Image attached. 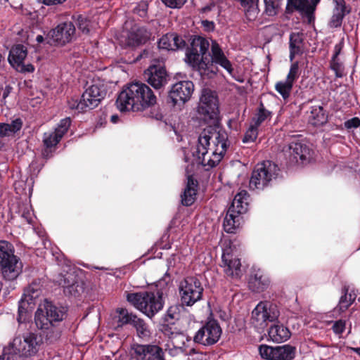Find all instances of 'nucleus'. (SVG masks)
I'll return each instance as SVG.
<instances>
[{"instance_id": "nucleus-7", "label": "nucleus", "mask_w": 360, "mask_h": 360, "mask_svg": "<svg viewBox=\"0 0 360 360\" xmlns=\"http://www.w3.org/2000/svg\"><path fill=\"white\" fill-rule=\"evenodd\" d=\"M0 266L2 276L8 281L15 279L22 268L19 258L14 255L12 245L4 240L0 241Z\"/></svg>"}, {"instance_id": "nucleus-2", "label": "nucleus", "mask_w": 360, "mask_h": 360, "mask_svg": "<svg viewBox=\"0 0 360 360\" xmlns=\"http://www.w3.org/2000/svg\"><path fill=\"white\" fill-rule=\"evenodd\" d=\"M228 135L224 131L212 127L205 129L198 137L193 155L198 162L209 169L217 165L223 158L228 147Z\"/></svg>"}, {"instance_id": "nucleus-20", "label": "nucleus", "mask_w": 360, "mask_h": 360, "mask_svg": "<svg viewBox=\"0 0 360 360\" xmlns=\"http://www.w3.org/2000/svg\"><path fill=\"white\" fill-rule=\"evenodd\" d=\"M151 33L145 27L134 25L128 33L127 45L136 46L145 44L150 37Z\"/></svg>"}, {"instance_id": "nucleus-39", "label": "nucleus", "mask_w": 360, "mask_h": 360, "mask_svg": "<svg viewBox=\"0 0 360 360\" xmlns=\"http://www.w3.org/2000/svg\"><path fill=\"white\" fill-rule=\"evenodd\" d=\"M174 39V33L166 34L159 39L158 48L168 51H174V44H173V41Z\"/></svg>"}, {"instance_id": "nucleus-55", "label": "nucleus", "mask_w": 360, "mask_h": 360, "mask_svg": "<svg viewBox=\"0 0 360 360\" xmlns=\"http://www.w3.org/2000/svg\"><path fill=\"white\" fill-rule=\"evenodd\" d=\"M345 321L338 320L333 325V330L335 334L340 335L345 329Z\"/></svg>"}, {"instance_id": "nucleus-1", "label": "nucleus", "mask_w": 360, "mask_h": 360, "mask_svg": "<svg viewBox=\"0 0 360 360\" xmlns=\"http://www.w3.org/2000/svg\"><path fill=\"white\" fill-rule=\"evenodd\" d=\"M210 46L208 39L200 36H195L191 41V46L186 50V63L193 70L198 71L201 75L208 77H212L217 74L218 71L217 65L232 75L233 72L232 64L219 44L212 41L210 59L207 56Z\"/></svg>"}, {"instance_id": "nucleus-57", "label": "nucleus", "mask_w": 360, "mask_h": 360, "mask_svg": "<svg viewBox=\"0 0 360 360\" xmlns=\"http://www.w3.org/2000/svg\"><path fill=\"white\" fill-rule=\"evenodd\" d=\"M174 38L175 39L173 41V44H174V51L177 49H182L186 46V41L182 39V37L174 34Z\"/></svg>"}, {"instance_id": "nucleus-46", "label": "nucleus", "mask_w": 360, "mask_h": 360, "mask_svg": "<svg viewBox=\"0 0 360 360\" xmlns=\"http://www.w3.org/2000/svg\"><path fill=\"white\" fill-rule=\"evenodd\" d=\"M330 68L335 72L337 77H342L344 75V65L340 58H332L330 60Z\"/></svg>"}, {"instance_id": "nucleus-52", "label": "nucleus", "mask_w": 360, "mask_h": 360, "mask_svg": "<svg viewBox=\"0 0 360 360\" xmlns=\"http://www.w3.org/2000/svg\"><path fill=\"white\" fill-rule=\"evenodd\" d=\"M18 72L22 73L33 72L34 67L31 63L25 64L24 62L20 64H17L14 68Z\"/></svg>"}, {"instance_id": "nucleus-23", "label": "nucleus", "mask_w": 360, "mask_h": 360, "mask_svg": "<svg viewBox=\"0 0 360 360\" xmlns=\"http://www.w3.org/2000/svg\"><path fill=\"white\" fill-rule=\"evenodd\" d=\"M335 6L333 10L332 16L328 22V26L331 28H337L341 26L342 20L350 10L346 9L345 0H335Z\"/></svg>"}, {"instance_id": "nucleus-59", "label": "nucleus", "mask_w": 360, "mask_h": 360, "mask_svg": "<svg viewBox=\"0 0 360 360\" xmlns=\"http://www.w3.org/2000/svg\"><path fill=\"white\" fill-rule=\"evenodd\" d=\"M202 27L206 31H213L215 25L213 21H209L207 20H202L201 22Z\"/></svg>"}, {"instance_id": "nucleus-15", "label": "nucleus", "mask_w": 360, "mask_h": 360, "mask_svg": "<svg viewBox=\"0 0 360 360\" xmlns=\"http://www.w3.org/2000/svg\"><path fill=\"white\" fill-rule=\"evenodd\" d=\"M194 85L191 81H181L174 84L169 91V97L174 105L188 101L193 92Z\"/></svg>"}, {"instance_id": "nucleus-50", "label": "nucleus", "mask_w": 360, "mask_h": 360, "mask_svg": "<svg viewBox=\"0 0 360 360\" xmlns=\"http://www.w3.org/2000/svg\"><path fill=\"white\" fill-rule=\"evenodd\" d=\"M68 105L70 109H75L79 112L86 110V108L82 98L79 101L77 99L72 98L68 101Z\"/></svg>"}, {"instance_id": "nucleus-19", "label": "nucleus", "mask_w": 360, "mask_h": 360, "mask_svg": "<svg viewBox=\"0 0 360 360\" xmlns=\"http://www.w3.org/2000/svg\"><path fill=\"white\" fill-rule=\"evenodd\" d=\"M71 124L69 117L60 120L55 131L46 132L43 136V142L46 148L55 146L62 139L63 135L68 131Z\"/></svg>"}, {"instance_id": "nucleus-5", "label": "nucleus", "mask_w": 360, "mask_h": 360, "mask_svg": "<svg viewBox=\"0 0 360 360\" xmlns=\"http://www.w3.org/2000/svg\"><path fill=\"white\" fill-rule=\"evenodd\" d=\"M170 281L169 276L165 274L156 283V286L160 288V290H158L157 292L142 291L127 293V300L137 309L148 317L152 318L163 307L162 290Z\"/></svg>"}, {"instance_id": "nucleus-29", "label": "nucleus", "mask_w": 360, "mask_h": 360, "mask_svg": "<svg viewBox=\"0 0 360 360\" xmlns=\"http://www.w3.org/2000/svg\"><path fill=\"white\" fill-rule=\"evenodd\" d=\"M328 115L321 105L311 107L309 122L314 126H321L327 122Z\"/></svg>"}, {"instance_id": "nucleus-18", "label": "nucleus", "mask_w": 360, "mask_h": 360, "mask_svg": "<svg viewBox=\"0 0 360 360\" xmlns=\"http://www.w3.org/2000/svg\"><path fill=\"white\" fill-rule=\"evenodd\" d=\"M75 33V27L71 22L58 25L49 32L51 39L59 45L70 42Z\"/></svg>"}, {"instance_id": "nucleus-60", "label": "nucleus", "mask_w": 360, "mask_h": 360, "mask_svg": "<svg viewBox=\"0 0 360 360\" xmlns=\"http://www.w3.org/2000/svg\"><path fill=\"white\" fill-rule=\"evenodd\" d=\"M25 304V302L23 300H21L19 302V307H18V320L20 322V319L25 314H26V308L24 307Z\"/></svg>"}, {"instance_id": "nucleus-44", "label": "nucleus", "mask_w": 360, "mask_h": 360, "mask_svg": "<svg viewBox=\"0 0 360 360\" xmlns=\"http://www.w3.org/2000/svg\"><path fill=\"white\" fill-rule=\"evenodd\" d=\"M270 115L271 112L266 110L264 104L261 103L256 117L253 119L254 124L258 127Z\"/></svg>"}, {"instance_id": "nucleus-53", "label": "nucleus", "mask_w": 360, "mask_h": 360, "mask_svg": "<svg viewBox=\"0 0 360 360\" xmlns=\"http://www.w3.org/2000/svg\"><path fill=\"white\" fill-rule=\"evenodd\" d=\"M162 2L167 6L172 8H179L182 7L186 0H162Z\"/></svg>"}, {"instance_id": "nucleus-24", "label": "nucleus", "mask_w": 360, "mask_h": 360, "mask_svg": "<svg viewBox=\"0 0 360 360\" xmlns=\"http://www.w3.org/2000/svg\"><path fill=\"white\" fill-rule=\"evenodd\" d=\"M269 278L259 271L252 275L250 278L249 288L253 292H262L269 286Z\"/></svg>"}, {"instance_id": "nucleus-22", "label": "nucleus", "mask_w": 360, "mask_h": 360, "mask_svg": "<svg viewBox=\"0 0 360 360\" xmlns=\"http://www.w3.org/2000/svg\"><path fill=\"white\" fill-rule=\"evenodd\" d=\"M248 205L249 195L246 191L243 190L235 195L228 210L240 216L247 212Z\"/></svg>"}, {"instance_id": "nucleus-48", "label": "nucleus", "mask_w": 360, "mask_h": 360, "mask_svg": "<svg viewBox=\"0 0 360 360\" xmlns=\"http://www.w3.org/2000/svg\"><path fill=\"white\" fill-rule=\"evenodd\" d=\"M257 127L255 124L251 125L245 132L243 141L244 143L253 142L257 137Z\"/></svg>"}, {"instance_id": "nucleus-45", "label": "nucleus", "mask_w": 360, "mask_h": 360, "mask_svg": "<svg viewBox=\"0 0 360 360\" xmlns=\"http://www.w3.org/2000/svg\"><path fill=\"white\" fill-rule=\"evenodd\" d=\"M75 277L73 274L67 273L63 276V279L60 281V285H61L63 288L69 289L70 292H72V290L75 289V288L77 287L76 285Z\"/></svg>"}, {"instance_id": "nucleus-36", "label": "nucleus", "mask_w": 360, "mask_h": 360, "mask_svg": "<svg viewBox=\"0 0 360 360\" xmlns=\"http://www.w3.org/2000/svg\"><path fill=\"white\" fill-rule=\"evenodd\" d=\"M131 325L136 328L139 337L146 338L150 335V330L148 325L143 319L137 317L136 315L133 318Z\"/></svg>"}, {"instance_id": "nucleus-62", "label": "nucleus", "mask_w": 360, "mask_h": 360, "mask_svg": "<svg viewBox=\"0 0 360 360\" xmlns=\"http://www.w3.org/2000/svg\"><path fill=\"white\" fill-rule=\"evenodd\" d=\"M41 2L47 6L61 4L66 0H41Z\"/></svg>"}, {"instance_id": "nucleus-3", "label": "nucleus", "mask_w": 360, "mask_h": 360, "mask_svg": "<svg viewBox=\"0 0 360 360\" xmlns=\"http://www.w3.org/2000/svg\"><path fill=\"white\" fill-rule=\"evenodd\" d=\"M157 97L145 83L136 82L128 84L120 93L117 108L121 111H142L156 104Z\"/></svg>"}, {"instance_id": "nucleus-17", "label": "nucleus", "mask_w": 360, "mask_h": 360, "mask_svg": "<svg viewBox=\"0 0 360 360\" xmlns=\"http://www.w3.org/2000/svg\"><path fill=\"white\" fill-rule=\"evenodd\" d=\"M136 357L141 360H165L162 349L156 345H134Z\"/></svg>"}, {"instance_id": "nucleus-11", "label": "nucleus", "mask_w": 360, "mask_h": 360, "mask_svg": "<svg viewBox=\"0 0 360 360\" xmlns=\"http://www.w3.org/2000/svg\"><path fill=\"white\" fill-rule=\"evenodd\" d=\"M283 153L285 158L292 164L300 162L304 164L311 158V150L309 146L298 141H293L285 146Z\"/></svg>"}, {"instance_id": "nucleus-6", "label": "nucleus", "mask_w": 360, "mask_h": 360, "mask_svg": "<svg viewBox=\"0 0 360 360\" xmlns=\"http://www.w3.org/2000/svg\"><path fill=\"white\" fill-rule=\"evenodd\" d=\"M42 343L40 336L34 333L25 334L22 338L16 337L4 348L0 360H24L34 356Z\"/></svg>"}, {"instance_id": "nucleus-8", "label": "nucleus", "mask_w": 360, "mask_h": 360, "mask_svg": "<svg viewBox=\"0 0 360 360\" xmlns=\"http://www.w3.org/2000/svg\"><path fill=\"white\" fill-rule=\"evenodd\" d=\"M278 171L277 165L271 161H264L257 164L250 179V188L263 190L276 178Z\"/></svg>"}, {"instance_id": "nucleus-38", "label": "nucleus", "mask_w": 360, "mask_h": 360, "mask_svg": "<svg viewBox=\"0 0 360 360\" xmlns=\"http://www.w3.org/2000/svg\"><path fill=\"white\" fill-rule=\"evenodd\" d=\"M292 86V83L285 79V81L278 82L275 85V89L284 99H286L290 95Z\"/></svg>"}, {"instance_id": "nucleus-43", "label": "nucleus", "mask_w": 360, "mask_h": 360, "mask_svg": "<svg viewBox=\"0 0 360 360\" xmlns=\"http://www.w3.org/2000/svg\"><path fill=\"white\" fill-rule=\"evenodd\" d=\"M86 91L97 97L98 101H101L105 96L106 91L103 85L100 84H94L89 86Z\"/></svg>"}, {"instance_id": "nucleus-40", "label": "nucleus", "mask_w": 360, "mask_h": 360, "mask_svg": "<svg viewBox=\"0 0 360 360\" xmlns=\"http://www.w3.org/2000/svg\"><path fill=\"white\" fill-rule=\"evenodd\" d=\"M117 312L119 314L117 316L118 327H122L125 324L131 325L133 318L135 317L136 315L129 313L125 309H119Z\"/></svg>"}, {"instance_id": "nucleus-35", "label": "nucleus", "mask_w": 360, "mask_h": 360, "mask_svg": "<svg viewBox=\"0 0 360 360\" xmlns=\"http://www.w3.org/2000/svg\"><path fill=\"white\" fill-rule=\"evenodd\" d=\"M276 360H292L295 355V347L290 345L276 347Z\"/></svg>"}, {"instance_id": "nucleus-42", "label": "nucleus", "mask_w": 360, "mask_h": 360, "mask_svg": "<svg viewBox=\"0 0 360 360\" xmlns=\"http://www.w3.org/2000/svg\"><path fill=\"white\" fill-rule=\"evenodd\" d=\"M82 98L83 100V102L85 104V106L86 108V110L87 109H93L96 107L98 106V105L99 104V103L101 102L100 101H98L97 99V97L92 95L91 94H90L89 92L85 91L82 96Z\"/></svg>"}, {"instance_id": "nucleus-21", "label": "nucleus", "mask_w": 360, "mask_h": 360, "mask_svg": "<svg viewBox=\"0 0 360 360\" xmlns=\"http://www.w3.org/2000/svg\"><path fill=\"white\" fill-rule=\"evenodd\" d=\"M319 0H288L286 13H291L297 10L309 15L314 12Z\"/></svg>"}, {"instance_id": "nucleus-56", "label": "nucleus", "mask_w": 360, "mask_h": 360, "mask_svg": "<svg viewBox=\"0 0 360 360\" xmlns=\"http://www.w3.org/2000/svg\"><path fill=\"white\" fill-rule=\"evenodd\" d=\"M344 125L348 129L357 128L360 126V120L358 117H353L345 122Z\"/></svg>"}, {"instance_id": "nucleus-61", "label": "nucleus", "mask_w": 360, "mask_h": 360, "mask_svg": "<svg viewBox=\"0 0 360 360\" xmlns=\"http://www.w3.org/2000/svg\"><path fill=\"white\" fill-rule=\"evenodd\" d=\"M215 4L212 2L210 4L201 8L200 12L202 14H207L209 12L212 11L215 8Z\"/></svg>"}, {"instance_id": "nucleus-25", "label": "nucleus", "mask_w": 360, "mask_h": 360, "mask_svg": "<svg viewBox=\"0 0 360 360\" xmlns=\"http://www.w3.org/2000/svg\"><path fill=\"white\" fill-rule=\"evenodd\" d=\"M268 334L271 340L276 342H285L290 337V332L288 328L278 324L272 326L269 328Z\"/></svg>"}, {"instance_id": "nucleus-30", "label": "nucleus", "mask_w": 360, "mask_h": 360, "mask_svg": "<svg viewBox=\"0 0 360 360\" xmlns=\"http://www.w3.org/2000/svg\"><path fill=\"white\" fill-rule=\"evenodd\" d=\"M26 56L27 49L24 46L18 44L10 51L8 61L13 68H15L17 64L24 62Z\"/></svg>"}, {"instance_id": "nucleus-16", "label": "nucleus", "mask_w": 360, "mask_h": 360, "mask_svg": "<svg viewBox=\"0 0 360 360\" xmlns=\"http://www.w3.org/2000/svg\"><path fill=\"white\" fill-rule=\"evenodd\" d=\"M221 265L224 272L227 277L238 279L242 276L241 263L238 258L234 257L229 251L224 250L221 256Z\"/></svg>"}, {"instance_id": "nucleus-27", "label": "nucleus", "mask_w": 360, "mask_h": 360, "mask_svg": "<svg viewBox=\"0 0 360 360\" xmlns=\"http://www.w3.org/2000/svg\"><path fill=\"white\" fill-rule=\"evenodd\" d=\"M181 342V345L175 346L180 349L186 355H191L195 354V349L194 345L196 342L188 336L185 335L183 333H180L175 336L174 344H178V342Z\"/></svg>"}, {"instance_id": "nucleus-12", "label": "nucleus", "mask_w": 360, "mask_h": 360, "mask_svg": "<svg viewBox=\"0 0 360 360\" xmlns=\"http://www.w3.org/2000/svg\"><path fill=\"white\" fill-rule=\"evenodd\" d=\"M221 333L219 324L215 321H209L197 331L193 340L203 345H212L219 340Z\"/></svg>"}, {"instance_id": "nucleus-47", "label": "nucleus", "mask_w": 360, "mask_h": 360, "mask_svg": "<svg viewBox=\"0 0 360 360\" xmlns=\"http://www.w3.org/2000/svg\"><path fill=\"white\" fill-rule=\"evenodd\" d=\"M181 307V306L176 304L169 307L166 314V321L178 320L180 317V309Z\"/></svg>"}, {"instance_id": "nucleus-37", "label": "nucleus", "mask_w": 360, "mask_h": 360, "mask_svg": "<svg viewBox=\"0 0 360 360\" xmlns=\"http://www.w3.org/2000/svg\"><path fill=\"white\" fill-rule=\"evenodd\" d=\"M265 4V13L269 16L276 15L283 5V0H264Z\"/></svg>"}, {"instance_id": "nucleus-33", "label": "nucleus", "mask_w": 360, "mask_h": 360, "mask_svg": "<svg viewBox=\"0 0 360 360\" xmlns=\"http://www.w3.org/2000/svg\"><path fill=\"white\" fill-rule=\"evenodd\" d=\"M22 127V121L20 118L13 120L11 124L0 122V137L9 136L15 134L21 129Z\"/></svg>"}, {"instance_id": "nucleus-4", "label": "nucleus", "mask_w": 360, "mask_h": 360, "mask_svg": "<svg viewBox=\"0 0 360 360\" xmlns=\"http://www.w3.org/2000/svg\"><path fill=\"white\" fill-rule=\"evenodd\" d=\"M65 314L63 307L45 300L35 312L34 322L37 327L46 334V338L53 341L60 335L61 330L58 326L64 319Z\"/></svg>"}, {"instance_id": "nucleus-54", "label": "nucleus", "mask_w": 360, "mask_h": 360, "mask_svg": "<svg viewBox=\"0 0 360 360\" xmlns=\"http://www.w3.org/2000/svg\"><path fill=\"white\" fill-rule=\"evenodd\" d=\"M77 24L78 28L82 32L88 33L89 31V23L86 19L81 15L77 18Z\"/></svg>"}, {"instance_id": "nucleus-28", "label": "nucleus", "mask_w": 360, "mask_h": 360, "mask_svg": "<svg viewBox=\"0 0 360 360\" xmlns=\"http://www.w3.org/2000/svg\"><path fill=\"white\" fill-rule=\"evenodd\" d=\"M302 34L300 33H292L290 36V60L292 61L295 56L301 55L303 53Z\"/></svg>"}, {"instance_id": "nucleus-10", "label": "nucleus", "mask_w": 360, "mask_h": 360, "mask_svg": "<svg viewBox=\"0 0 360 360\" xmlns=\"http://www.w3.org/2000/svg\"><path fill=\"white\" fill-rule=\"evenodd\" d=\"M279 314L276 305L260 302L252 311V323L257 329H264L269 322L276 321Z\"/></svg>"}, {"instance_id": "nucleus-64", "label": "nucleus", "mask_w": 360, "mask_h": 360, "mask_svg": "<svg viewBox=\"0 0 360 360\" xmlns=\"http://www.w3.org/2000/svg\"><path fill=\"white\" fill-rule=\"evenodd\" d=\"M11 88L10 86H6V87L5 88L4 91V94H3V97H4V98H6L8 96V94H9V93H10V90H11Z\"/></svg>"}, {"instance_id": "nucleus-26", "label": "nucleus", "mask_w": 360, "mask_h": 360, "mask_svg": "<svg viewBox=\"0 0 360 360\" xmlns=\"http://www.w3.org/2000/svg\"><path fill=\"white\" fill-rule=\"evenodd\" d=\"M197 183L191 176L188 177L186 186L181 195V202L185 206L191 205L195 199Z\"/></svg>"}, {"instance_id": "nucleus-41", "label": "nucleus", "mask_w": 360, "mask_h": 360, "mask_svg": "<svg viewBox=\"0 0 360 360\" xmlns=\"http://www.w3.org/2000/svg\"><path fill=\"white\" fill-rule=\"evenodd\" d=\"M261 356L268 360H276V347L262 345L259 347Z\"/></svg>"}, {"instance_id": "nucleus-49", "label": "nucleus", "mask_w": 360, "mask_h": 360, "mask_svg": "<svg viewBox=\"0 0 360 360\" xmlns=\"http://www.w3.org/2000/svg\"><path fill=\"white\" fill-rule=\"evenodd\" d=\"M299 65L297 62H295L290 66L289 72L286 77V80L293 84L295 82V80L299 77Z\"/></svg>"}, {"instance_id": "nucleus-58", "label": "nucleus", "mask_w": 360, "mask_h": 360, "mask_svg": "<svg viewBox=\"0 0 360 360\" xmlns=\"http://www.w3.org/2000/svg\"><path fill=\"white\" fill-rule=\"evenodd\" d=\"M344 46L343 40H341L338 44H337L334 47V53L332 58H338L339 55L340 54L342 49Z\"/></svg>"}, {"instance_id": "nucleus-32", "label": "nucleus", "mask_w": 360, "mask_h": 360, "mask_svg": "<svg viewBox=\"0 0 360 360\" xmlns=\"http://www.w3.org/2000/svg\"><path fill=\"white\" fill-rule=\"evenodd\" d=\"M240 3L247 19L250 21L255 20L259 13L258 0H240Z\"/></svg>"}, {"instance_id": "nucleus-9", "label": "nucleus", "mask_w": 360, "mask_h": 360, "mask_svg": "<svg viewBox=\"0 0 360 360\" xmlns=\"http://www.w3.org/2000/svg\"><path fill=\"white\" fill-rule=\"evenodd\" d=\"M204 288L200 281L194 276H188L179 285V292L182 305L193 306L202 298Z\"/></svg>"}, {"instance_id": "nucleus-63", "label": "nucleus", "mask_w": 360, "mask_h": 360, "mask_svg": "<svg viewBox=\"0 0 360 360\" xmlns=\"http://www.w3.org/2000/svg\"><path fill=\"white\" fill-rule=\"evenodd\" d=\"M191 360H207L206 356L202 353H195Z\"/></svg>"}, {"instance_id": "nucleus-13", "label": "nucleus", "mask_w": 360, "mask_h": 360, "mask_svg": "<svg viewBox=\"0 0 360 360\" xmlns=\"http://www.w3.org/2000/svg\"><path fill=\"white\" fill-rule=\"evenodd\" d=\"M198 111L210 119L217 117L219 113L218 99L214 92L204 89L200 96Z\"/></svg>"}, {"instance_id": "nucleus-31", "label": "nucleus", "mask_w": 360, "mask_h": 360, "mask_svg": "<svg viewBox=\"0 0 360 360\" xmlns=\"http://www.w3.org/2000/svg\"><path fill=\"white\" fill-rule=\"evenodd\" d=\"M241 219L242 217L239 214L230 212L228 210L223 222L224 231L227 233H234L239 227Z\"/></svg>"}, {"instance_id": "nucleus-51", "label": "nucleus", "mask_w": 360, "mask_h": 360, "mask_svg": "<svg viewBox=\"0 0 360 360\" xmlns=\"http://www.w3.org/2000/svg\"><path fill=\"white\" fill-rule=\"evenodd\" d=\"M134 13L139 15L141 18L147 15L148 4L146 2L139 4L134 9Z\"/></svg>"}, {"instance_id": "nucleus-14", "label": "nucleus", "mask_w": 360, "mask_h": 360, "mask_svg": "<svg viewBox=\"0 0 360 360\" xmlns=\"http://www.w3.org/2000/svg\"><path fill=\"white\" fill-rule=\"evenodd\" d=\"M144 79L155 89H160L168 82V75L160 65H150L143 73Z\"/></svg>"}, {"instance_id": "nucleus-34", "label": "nucleus", "mask_w": 360, "mask_h": 360, "mask_svg": "<svg viewBox=\"0 0 360 360\" xmlns=\"http://www.w3.org/2000/svg\"><path fill=\"white\" fill-rule=\"evenodd\" d=\"M343 295L341 296L339 301V309L341 311H345L355 300L356 295L354 291L349 292V287L345 285L342 288Z\"/></svg>"}]
</instances>
